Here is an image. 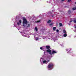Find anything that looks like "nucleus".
<instances>
[{
  "instance_id": "1",
  "label": "nucleus",
  "mask_w": 76,
  "mask_h": 76,
  "mask_svg": "<svg viewBox=\"0 0 76 76\" xmlns=\"http://www.w3.org/2000/svg\"><path fill=\"white\" fill-rule=\"evenodd\" d=\"M46 51L47 53H49V54L50 55H53V54H56V53H57V52L53 50L52 52V53H51V50L50 49H48Z\"/></svg>"
},
{
  "instance_id": "2",
  "label": "nucleus",
  "mask_w": 76,
  "mask_h": 76,
  "mask_svg": "<svg viewBox=\"0 0 76 76\" xmlns=\"http://www.w3.org/2000/svg\"><path fill=\"white\" fill-rule=\"evenodd\" d=\"M23 26H25V25H26V24H27L28 23H27V20H26V19H25V18H23Z\"/></svg>"
},
{
  "instance_id": "3",
  "label": "nucleus",
  "mask_w": 76,
  "mask_h": 76,
  "mask_svg": "<svg viewBox=\"0 0 76 76\" xmlns=\"http://www.w3.org/2000/svg\"><path fill=\"white\" fill-rule=\"evenodd\" d=\"M53 66H54V65H53V64L51 63H50L48 66V68L51 69V68H52V67H53Z\"/></svg>"
},
{
  "instance_id": "4",
  "label": "nucleus",
  "mask_w": 76,
  "mask_h": 76,
  "mask_svg": "<svg viewBox=\"0 0 76 76\" xmlns=\"http://www.w3.org/2000/svg\"><path fill=\"white\" fill-rule=\"evenodd\" d=\"M46 49H50V46L47 45L46 46Z\"/></svg>"
},
{
  "instance_id": "5",
  "label": "nucleus",
  "mask_w": 76,
  "mask_h": 76,
  "mask_svg": "<svg viewBox=\"0 0 76 76\" xmlns=\"http://www.w3.org/2000/svg\"><path fill=\"white\" fill-rule=\"evenodd\" d=\"M67 34L66 33H64V37H67Z\"/></svg>"
},
{
  "instance_id": "6",
  "label": "nucleus",
  "mask_w": 76,
  "mask_h": 76,
  "mask_svg": "<svg viewBox=\"0 0 76 76\" xmlns=\"http://www.w3.org/2000/svg\"><path fill=\"white\" fill-rule=\"evenodd\" d=\"M51 20H49L48 21L47 23H51Z\"/></svg>"
},
{
  "instance_id": "7",
  "label": "nucleus",
  "mask_w": 76,
  "mask_h": 76,
  "mask_svg": "<svg viewBox=\"0 0 76 76\" xmlns=\"http://www.w3.org/2000/svg\"><path fill=\"white\" fill-rule=\"evenodd\" d=\"M30 26H31V25L30 24H28V26H27L26 27V28H28V27H30Z\"/></svg>"
},
{
  "instance_id": "8",
  "label": "nucleus",
  "mask_w": 76,
  "mask_h": 76,
  "mask_svg": "<svg viewBox=\"0 0 76 76\" xmlns=\"http://www.w3.org/2000/svg\"><path fill=\"white\" fill-rule=\"evenodd\" d=\"M63 32L64 34H66V31L65 30H63Z\"/></svg>"
},
{
  "instance_id": "9",
  "label": "nucleus",
  "mask_w": 76,
  "mask_h": 76,
  "mask_svg": "<svg viewBox=\"0 0 76 76\" xmlns=\"http://www.w3.org/2000/svg\"><path fill=\"white\" fill-rule=\"evenodd\" d=\"M43 63H46V64H47L48 63V62H47V61L45 60L43 61Z\"/></svg>"
},
{
  "instance_id": "10",
  "label": "nucleus",
  "mask_w": 76,
  "mask_h": 76,
  "mask_svg": "<svg viewBox=\"0 0 76 76\" xmlns=\"http://www.w3.org/2000/svg\"><path fill=\"white\" fill-rule=\"evenodd\" d=\"M35 29L36 32H37V31H38V28H37V27H35Z\"/></svg>"
},
{
  "instance_id": "11",
  "label": "nucleus",
  "mask_w": 76,
  "mask_h": 76,
  "mask_svg": "<svg viewBox=\"0 0 76 76\" xmlns=\"http://www.w3.org/2000/svg\"><path fill=\"white\" fill-rule=\"evenodd\" d=\"M63 26V24L62 23H59V26L60 27L61 26Z\"/></svg>"
},
{
  "instance_id": "12",
  "label": "nucleus",
  "mask_w": 76,
  "mask_h": 76,
  "mask_svg": "<svg viewBox=\"0 0 76 76\" xmlns=\"http://www.w3.org/2000/svg\"><path fill=\"white\" fill-rule=\"evenodd\" d=\"M53 31H55L56 30V27H53Z\"/></svg>"
},
{
  "instance_id": "13",
  "label": "nucleus",
  "mask_w": 76,
  "mask_h": 76,
  "mask_svg": "<svg viewBox=\"0 0 76 76\" xmlns=\"http://www.w3.org/2000/svg\"><path fill=\"white\" fill-rule=\"evenodd\" d=\"M66 51H67V52H68V53H69V52L70 51V49L66 50Z\"/></svg>"
},
{
  "instance_id": "14",
  "label": "nucleus",
  "mask_w": 76,
  "mask_h": 76,
  "mask_svg": "<svg viewBox=\"0 0 76 76\" xmlns=\"http://www.w3.org/2000/svg\"><path fill=\"white\" fill-rule=\"evenodd\" d=\"M68 13H69V14H71V11H70V10L68 11Z\"/></svg>"
},
{
  "instance_id": "15",
  "label": "nucleus",
  "mask_w": 76,
  "mask_h": 76,
  "mask_svg": "<svg viewBox=\"0 0 76 76\" xmlns=\"http://www.w3.org/2000/svg\"><path fill=\"white\" fill-rule=\"evenodd\" d=\"M19 22L20 23H22V20H20L19 21Z\"/></svg>"
},
{
  "instance_id": "16",
  "label": "nucleus",
  "mask_w": 76,
  "mask_h": 76,
  "mask_svg": "<svg viewBox=\"0 0 76 76\" xmlns=\"http://www.w3.org/2000/svg\"><path fill=\"white\" fill-rule=\"evenodd\" d=\"M72 1V0H68V2H70L71 1Z\"/></svg>"
},
{
  "instance_id": "17",
  "label": "nucleus",
  "mask_w": 76,
  "mask_h": 76,
  "mask_svg": "<svg viewBox=\"0 0 76 76\" xmlns=\"http://www.w3.org/2000/svg\"><path fill=\"white\" fill-rule=\"evenodd\" d=\"M72 9H73V10H76V8H75H75H73Z\"/></svg>"
},
{
  "instance_id": "18",
  "label": "nucleus",
  "mask_w": 76,
  "mask_h": 76,
  "mask_svg": "<svg viewBox=\"0 0 76 76\" xmlns=\"http://www.w3.org/2000/svg\"><path fill=\"white\" fill-rule=\"evenodd\" d=\"M74 23H76V19L74 20Z\"/></svg>"
},
{
  "instance_id": "19",
  "label": "nucleus",
  "mask_w": 76,
  "mask_h": 76,
  "mask_svg": "<svg viewBox=\"0 0 76 76\" xmlns=\"http://www.w3.org/2000/svg\"><path fill=\"white\" fill-rule=\"evenodd\" d=\"M40 20H38V21H37V23H39V22H40Z\"/></svg>"
},
{
  "instance_id": "20",
  "label": "nucleus",
  "mask_w": 76,
  "mask_h": 76,
  "mask_svg": "<svg viewBox=\"0 0 76 76\" xmlns=\"http://www.w3.org/2000/svg\"><path fill=\"white\" fill-rule=\"evenodd\" d=\"M36 40H38V37H36Z\"/></svg>"
},
{
  "instance_id": "21",
  "label": "nucleus",
  "mask_w": 76,
  "mask_h": 76,
  "mask_svg": "<svg viewBox=\"0 0 76 76\" xmlns=\"http://www.w3.org/2000/svg\"><path fill=\"white\" fill-rule=\"evenodd\" d=\"M59 31V30H58V29L56 30V32H58Z\"/></svg>"
},
{
  "instance_id": "22",
  "label": "nucleus",
  "mask_w": 76,
  "mask_h": 76,
  "mask_svg": "<svg viewBox=\"0 0 76 76\" xmlns=\"http://www.w3.org/2000/svg\"><path fill=\"white\" fill-rule=\"evenodd\" d=\"M17 25H20V23H19L18 22L17 23Z\"/></svg>"
},
{
  "instance_id": "23",
  "label": "nucleus",
  "mask_w": 76,
  "mask_h": 76,
  "mask_svg": "<svg viewBox=\"0 0 76 76\" xmlns=\"http://www.w3.org/2000/svg\"><path fill=\"white\" fill-rule=\"evenodd\" d=\"M50 26H51V25H53V23H51L50 24Z\"/></svg>"
},
{
  "instance_id": "24",
  "label": "nucleus",
  "mask_w": 76,
  "mask_h": 76,
  "mask_svg": "<svg viewBox=\"0 0 76 76\" xmlns=\"http://www.w3.org/2000/svg\"><path fill=\"white\" fill-rule=\"evenodd\" d=\"M40 50H42V47H40Z\"/></svg>"
},
{
  "instance_id": "25",
  "label": "nucleus",
  "mask_w": 76,
  "mask_h": 76,
  "mask_svg": "<svg viewBox=\"0 0 76 76\" xmlns=\"http://www.w3.org/2000/svg\"><path fill=\"white\" fill-rule=\"evenodd\" d=\"M50 61V60H48L47 61V62H49V61Z\"/></svg>"
},
{
  "instance_id": "26",
  "label": "nucleus",
  "mask_w": 76,
  "mask_h": 76,
  "mask_svg": "<svg viewBox=\"0 0 76 76\" xmlns=\"http://www.w3.org/2000/svg\"><path fill=\"white\" fill-rule=\"evenodd\" d=\"M72 22V20H71V21H70V22Z\"/></svg>"
},
{
  "instance_id": "27",
  "label": "nucleus",
  "mask_w": 76,
  "mask_h": 76,
  "mask_svg": "<svg viewBox=\"0 0 76 76\" xmlns=\"http://www.w3.org/2000/svg\"><path fill=\"white\" fill-rule=\"evenodd\" d=\"M75 4H76V2H75Z\"/></svg>"
},
{
  "instance_id": "28",
  "label": "nucleus",
  "mask_w": 76,
  "mask_h": 76,
  "mask_svg": "<svg viewBox=\"0 0 76 76\" xmlns=\"http://www.w3.org/2000/svg\"><path fill=\"white\" fill-rule=\"evenodd\" d=\"M52 17H53V16H52Z\"/></svg>"
}]
</instances>
